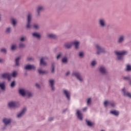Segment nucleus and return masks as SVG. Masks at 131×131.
<instances>
[{"instance_id":"nucleus-13","label":"nucleus","mask_w":131,"mask_h":131,"mask_svg":"<svg viewBox=\"0 0 131 131\" xmlns=\"http://www.w3.org/2000/svg\"><path fill=\"white\" fill-rule=\"evenodd\" d=\"M122 91L124 97H127L128 98H130V99H131L130 93L126 91L125 88L123 89Z\"/></svg>"},{"instance_id":"nucleus-12","label":"nucleus","mask_w":131,"mask_h":131,"mask_svg":"<svg viewBox=\"0 0 131 131\" xmlns=\"http://www.w3.org/2000/svg\"><path fill=\"white\" fill-rule=\"evenodd\" d=\"M3 122L5 125H9L12 122V119L10 118H4Z\"/></svg>"},{"instance_id":"nucleus-39","label":"nucleus","mask_w":131,"mask_h":131,"mask_svg":"<svg viewBox=\"0 0 131 131\" xmlns=\"http://www.w3.org/2000/svg\"><path fill=\"white\" fill-rule=\"evenodd\" d=\"M110 106H111V107H115L116 106L115 103L110 102Z\"/></svg>"},{"instance_id":"nucleus-3","label":"nucleus","mask_w":131,"mask_h":131,"mask_svg":"<svg viewBox=\"0 0 131 131\" xmlns=\"http://www.w3.org/2000/svg\"><path fill=\"white\" fill-rule=\"evenodd\" d=\"M95 47L97 49V55H100V54H102V53H105L106 52V49L103 47H101L99 44L95 45Z\"/></svg>"},{"instance_id":"nucleus-31","label":"nucleus","mask_w":131,"mask_h":131,"mask_svg":"<svg viewBox=\"0 0 131 131\" xmlns=\"http://www.w3.org/2000/svg\"><path fill=\"white\" fill-rule=\"evenodd\" d=\"M126 71H131V65L130 64H127L126 65Z\"/></svg>"},{"instance_id":"nucleus-29","label":"nucleus","mask_w":131,"mask_h":131,"mask_svg":"<svg viewBox=\"0 0 131 131\" xmlns=\"http://www.w3.org/2000/svg\"><path fill=\"white\" fill-rule=\"evenodd\" d=\"M124 79H125V80H128L130 84L131 85V79H130V77L129 76H126V77H123Z\"/></svg>"},{"instance_id":"nucleus-27","label":"nucleus","mask_w":131,"mask_h":131,"mask_svg":"<svg viewBox=\"0 0 131 131\" xmlns=\"http://www.w3.org/2000/svg\"><path fill=\"white\" fill-rule=\"evenodd\" d=\"M21 59V57H18L15 59V65L16 66H19V61Z\"/></svg>"},{"instance_id":"nucleus-49","label":"nucleus","mask_w":131,"mask_h":131,"mask_svg":"<svg viewBox=\"0 0 131 131\" xmlns=\"http://www.w3.org/2000/svg\"><path fill=\"white\" fill-rule=\"evenodd\" d=\"M87 109H88V107H84V108L82 109V110H83V111L85 112V111L87 110Z\"/></svg>"},{"instance_id":"nucleus-48","label":"nucleus","mask_w":131,"mask_h":131,"mask_svg":"<svg viewBox=\"0 0 131 131\" xmlns=\"http://www.w3.org/2000/svg\"><path fill=\"white\" fill-rule=\"evenodd\" d=\"M53 119H54V118L51 117V118H49V121H52V120H53Z\"/></svg>"},{"instance_id":"nucleus-44","label":"nucleus","mask_w":131,"mask_h":131,"mask_svg":"<svg viewBox=\"0 0 131 131\" xmlns=\"http://www.w3.org/2000/svg\"><path fill=\"white\" fill-rule=\"evenodd\" d=\"M19 48H25V45L23 43H20L19 44Z\"/></svg>"},{"instance_id":"nucleus-38","label":"nucleus","mask_w":131,"mask_h":131,"mask_svg":"<svg viewBox=\"0 0 131 131\" xmlns=\"http://www.w3.org/2000/svg\"><path fill=\"white\" fill-rule=\"evenodd\" d=\"M33 28H34L35 29H38V28H39V25H36V24L34 25Z\"/></svg>"},{"instance_id":"nucleus-17","label":"nucleus","mask_w":131,"mask_h":131,"mask_svg":"<svg viewBox=\"0 0 131 131\" xmlns=\"http://www.w3.org/2000/svg\"><path fill=\"white\" fill-rule=\"evenodd\" d=\"M98 70L102 74H105L106 73V68L104 66H101L98 68Z\"/></svg>"},{"instance_id":"nucleus-35","label":"nucleus","mask_w":131,"mask_h":131,"mask_svg":"<svg viewBox=\"0 0 131 131\" xmlns=\"http://www.w3.org/2000/svg\"><path fill=\"white\" fill-rule=\"evenodd\" d=\"M97 64V61L96 60H93L91 62V66H96V64Z\"/></svg>"},{"instance_id":"nucleus-19","label":"nucleus","mask_w":131,"mask_h":131,"mask_svg":"<svg viewBox=\"0 0 131 131\" xmlns=\"http://www.w3.org/2000/svg\"><path fill=\"white\" fill-rule=\"evenodd\" d=\"M49 83L51 86L52 91H55V87L54 86V84L55 83V80L53 79H51L49 80Z\"/></svg>"},{"instance_id":"nucleus-30","label":"nucleus","mask_w":131,"mask_h":131,"mask_svg":"<svg viewBox=\"0 0 131 131\" xmlns=\"http://www.w3.org/2000/svg\"><path fill=\"white\" fill-rule=\"evenodd\" d=\"M104 105L105 107H107V106H110V101H108L107 100H105L104 102Z\"/></svg>"},{"instance_id":"nucleus-11","label":"nucleus","mask_w":131,"mask_h":131,"mask_svg":"<svg viewBox=\"0 0 131 131\" xmlns=\"http://www.w3.org/2000/svg\"><path fill=\"white\" fill-rule=\"evenodd\" d=\"M26 70H35L36 68L33 64H28L25 67Z\"/></svg>"},{"instance_id":"nucleus-32","label":"nucleus","mask_w":131,"mask_h":131,"mask_svg":"<svg viewBox=\"0 0 131 131\" xmlns=\"http://www.w3.org/2000/svg\"><path fill=\"white\" fill-rule=\"evenodd\" d=\"M11 30H12V29L10 27H8L6 29L5 32L6 33H10Z\"/></svg>"},{"instance_id":"nucleus-23","label":"nucleus","mask_w":131,"mask_h":131,"mask_svg":"<svg viewBox=\"0 0 131 131\" xmlns=\"http://www.w3.org/2000/svg\"><path fill=\"white\" fill-rule=\"evenodd\" d=\"M110 113L113 115H115V116H118L119 115V112L117 111H112Z\"/></svg>"},{"instance_id":"nucleus-43","label":"nucleus","mask_w":131,"mask_h":131,"mask_svg":"<svg viewBox=\"0 0 131 131\" xmlns=\"http://www.w3.org/2000/svg\"><path fill=\"white\" fill-rule=\"evenodd\" d=\"M62 57V53H59L56 57V58L57 59H60V58H61Z\"/></svg>"},{"instance_id":"nucleus-51","label":"nucleus","mask_w":131,"mask_h":131,"mask_svg":"<svg viewBox=\"0 0 131 131\" xmlns=\"http://www.w3.org/2000/svg\"><path fill=\"white\" fill-rule=\"evenodd\" d=\"M36 86H37V88H39V84H36Z\"/></svg>"},{"instance_id":"nucleus-14","label":"nucleus","mask_w":131,"mask_h":131,"mask_svg":"<svg viewBox=\"0 0 131 131\" xmlns=\"http://www.w3.org/2000/svg\"><path fill=\"white\" fill-rule=\"evenodd\" d=\"M124 39H125V36L124 35H120L118 39V43H122L124 41Z\"/></svg>"},{"instance_id":"nucleus-55","label":"nucleus","mask_w":131,"mask_h":131,"mask_svg":"<svg viewBox=\"0 0 131 131\" xmlns=\"http://www.w3.org/2000/svg\"><path fill=\"white\" fill-rule=\"evenodd\" d=\"M6 129V127H3V129Z\"/></svg>"},{"instance_id":"nucleus-37","label":"nucleus","mask_w":131,"mask_h":131,"mask_svg":"<svg viewBox=\"0 0 131 131\" xmlns=\"http://www.w3.org/2000/svg\"><path fill=\"white\" fill-rule=\"evenodd\" d=\"M1 52L2 53H7V49L6 48H2L1 49Z\"/></svg>"},{"instance_id":"nucleus-10","label":"nucleus","mask_w":131,"mask_h":131,"mask_svg":"<svg viewBox=\"0 0 131 131\" xmlns=\"http://www.w3.org/2000/svg\"><path fill=\"white\" fill-rule=\"evenodd\" d=\"M72 42L73 46H74L76 50H78V49H79V45H80V41H79V40H76L72 41Z\"/></svg>"},{"instance_id":"nucleus-53","label":"nucleus","mask_w":131,"mask_h":131,"mask_svg":"<svg viewBox=\"0 0 131 131\" xmlns=\"http://www.w3.org/2000/svg\"><path fill=\"white\" fill-rule=\"evenodd\" d=\"M54 67H53V68H52V72H54Z\"/></svg>"},{"instance_id":"nucleus-40","label":"nucleus","mask_w":131,"mask_h":131,"mask_svg":"<svg viewBox=\"0 0 131 131\" xmlns=\"http://www.w3.org/2000/svg\"><path fill=\"white\" fill-rule=\"evenodd\" d=\"M91 102H92V100L91 99V98H89L87 100V104L91 105Z\"/></svg>"},{"instance_id":"nucleus-34","label":"nucleus","mask_w":131,"mask_h":131,"mask_svg":"<svg viewBox=\"0 0 131 131\" xmlns=\"http://www.w3.org/2000/svg\"><path fill=\"white\" fill-rule=\"evenodd\" d=\"M68 60V59H67V57H63L62 59V63H67Z\"/></svg>"},{"instance_id":"nucleus-8","label":"nucleus","mask_w":131,"mask_h":131,"mask_svg":"<svg viewBox=\"0 0 131 131\" xmlns=\"http://www.w3.org/2000/svg\"><path fill=\"white\" fill-rule=\"evenodd\" d=\"M3 78H7L8 80L10 81L12 79V75L9 73H5L1 75Z\"/></svg>"},{"instance_id":"nucleus-42","label":"nucleus","mask_w":131,"mask_h":131,"mask_svg":"<svg viewBox=\"0 0 131 131\" xmlns=\"http://www.w3.org/2000/svg\"><path fill=\"white\" fill-rule=\"evenodd\" d=\"M25 40H26V37H25V36L22 37L20 38V41H25Z\"/></svg>"},{"instance_id":"nucleus-52","label":"nucleus","mask_w":131,"mask_h":131,"mask_svg":"<svg viewBox=\"0 0 131 131\" xmlns=\"http://www.w3.org/2000/svg\"><path fill=\"white\" fill-rule=\"evenodd\" d=\"M3 59L2 58H0V63H2Z\"/></svg>"},{"instance_id":"nucleus-47","label":"nucleus","mask_w":131,"mask_h":131,"mask_svg":"<svg viewBox=\"0 0 131 131\" xmlns=\"http://www.w3.org/2000/svg\"><path fill=\"white\" fill-rule=\"evenodd\" d=\"M70 75V71H68L67 72V73H66V76H68V75Z\"/></svg>"},{"instance_id":"nucleus-4","label":"nucleus","mask_w":131,"mask_h":131,"mask_svg":"<svg viewBox=\"0 0 131 131\" xmlns=\"http://www.w3.org/2000/svg\"><path fill=\"white\" fill-rule=\"evenodd\" d=\"M32 19V14L29 13L28 15V23L27 24V28L30 29L31 28V20Z\"/></svg>"},{"instance_id":"nucleus-15","label":"nucleus","mask_w":131,"mask_h":131,"mask_svg":"<svg viewBox=\"0 0 131 131\" xmlns=\"http://www.w3.org/2000/svg\"><path fill=\"white\" fill-rule=\"evenodd\" d=\"M25 112H26V108H24L22 110V111L17 114V118H21L24 114H25Z\"/></svg>"},{"instance_id":"nucleus-9","label":"nucleus","mask_w":131,"mask_h":131,"mask_svg":"<svg viewBox=\"0 0 131 131\" xmlns=\"http://www.w3.org/2000/svg\"><path fill=\"white\" fill-rule=\"evenodd\" d=\"M63 95H64L65 97L67 98V100L68 101H70L71 93H70V91L67 90H63Z\"/></svg>"},{"instance_id":"nucleus-16","label":"nucleus","mask_w":131,"mask_h":131,"mask_svg":"<svg viewBox=\"0 0 131 131\" xmlns=\"http://www.w3.org/2000/svg\"><path fill=\"white\" fill-rule=\"evenodd\" d=\"M76 115L79 120H82V114H81V112L80 111V110H77Z\"/></svg>"},{"instance_id":"nucleus-22","label":"nucleus","mask_w":131,"mask_h":131,"mask_svg":"<svg viewBox=\"0 0 131 131\" xmlns=\"http://www.w3.org/2000/svg\"><path fill=\"white\" fill-rule=\"evenodd\" d=\"M73 46L72 44V42H70L68 43H66L64 45V47L67 48V49H70Z\"/></svg>"},{"instance_id":"nucleus-50","label":"nucleus","mask_w":131,"mask_h":131,"mask_svg":"<svg viewBox=\"0 0 131 131\" xmlns=\"http://www.w3.org/2000/svg\"><path fill=\"white\" fill-rule=\"evenodd\" d=\"M28 60L29 61H31V60H32V58H31V57L28 58Z\"/></svg>"},{"instance_id":"nucleus-26","label":"nucleus","mask_w":131,"mask_h":131,"mask_svg":"<svg viewBox=\"0 0 131 131\" xmlns=\"http://www.w3.org/2000/svg\"><path fill=\"white\" fill-rule=\"evenodd\" d=\"M33 36H34V37H36L38 39H39L40 38V35L38 33H33L32 34Z\"/></svg>"},{"instance_id":"nucleus-6","label":"nucleus","mask_w":131,"mask_h":131,"mask_svg":"<svg viewBox=\"0 0 131 131\" xmlns=\"http://www.w3.org/2000/svg\"><path fill=\"white\" fill-rule=\"evenodd\" d=\"M73 76H75L79 80V81H83V79H82V77H81V75L78 72H74L72 74Z\"/></svg>"},{"instance_id":"nucleus-20","label":"nucleus","mask_w":131,"mask_h":131,"mask_svg":"<svg viewBox=\"0 0 131 131\" xmlns=\"http://www.w3.org/2000/svg\"><path fill=\"white\" fill-rule=\"evenodd\" d=\"M43 10H44V8L43 7V6H38V7L37 8V16H39V13H40V12H41V11H43Z\"/></svg>"},{"instance_id":"nucleus-2","label":"nucleus","mask_w":131,"mask_h":131,"mask_svg":"<svg viewBox=\"0 0 131 131\" xmlns=\"http://www.w3.org/2000/svg\"><path fill=\"white\" fill-rule=\"evenodd\" d=\"M19 93L20 95H21V96H23V97H25V96H27V97H32L33 96L31 92L24 89H20Z\"/></svg>"},{"instance_id":"nucleus-21","label":"nucleus","mask_w":131,"mask_h":131,"mask_svg":"<svg viewBox=\"0 0 131 131\" xmlns=\"http://www.w3.org/2000/svg\"><path fill=\"white\" fill-rule=\"evenodd\" d=\"M47 36L49 38H57V35H56L55 34H53V33L48 34Z\"/></svg>"},{"instance_id":"nucleus-1","label":"nucleus","mask_w":131,"mask_h":131,"mask_svg":"<svg viewBox=\"0 0 131 131\" xmlns=\"http://www.w3.org/2000/svg\"><path fill=\"white\" fill-rule=\"evenodd\" d=\"M115 54L117 57L118 60H120L123 59L124 55H126V54H127V52L126 51H116L115 52Z\"/></svg>"},{"instance_id":"nucleus-24","label":"nucleus","mask_w":131,"mask_h":131,"mask_svg":"<svg viewBox=\"0 0 131 131\" xmlns=\"http://www.w3.org/2000/svg\"><path fill=\"white\" fill-rule=\"evenodd\" d=\"M0 89L1 90H2V91H5V90H6V86L5 85V82L0 83Z\"/></svg>"},{"instance_id":"nucleus-7","label":"nucleus","mask_w":131,"mask_h":131,"mask_svg":"<svg viewBox=\"0 0 131 131\" xmlns=\"http://www.w3.org/2000/svg\"><path fill=\"white\" fill-rule=\"evenodd\" d=\"M8 105L10 108H13L14 107H19V106H20V104L18 102L11 101L8 103Z\"/></svg>"},{"instance_id":"nucleus-45","label":"nucleus","mask_w":131,"mask_h":131,"mask_svg":"<svg viewBox=\"0 0 131 131\" xmlns=\"http://www.w3.org/2000/svg\"><path fill=\"white\" fill-rule=\"evenodd\" d=\"M15 82L14 81H12L11 83V88H14V86L15 85Z\"/></svg>"},{"instance_id":"nucleus-5","label":"nucleus","mask_w":131,"mask_h":131,"mask_svg":"<svg viewBox=\"0 0 131 131\" xmlns=\"http://www.w3.org/2000/svg\"><path fill=\"white\" fill-rule=\"evenodd\" d=\"M99 25L101 27V28H105L107 26V23H106V20L104 18H100L99 20Z\"/></svg>"},{"instance_id":"nucleus-28","label":"nucleus","mask_w":131,"mask_h":131,"mask_svg":"<svg viewBox=\"0 0 131 131\" xmlns=\"http://www.w3.org/2000/svg\"><path fill=\"white\" fill-rule=\"evenodd\" d=\"M18 74V72L16 71H13L12 74L11 76H12V77H16V76H17V75Z\"/></svg>"},{"instance_id":"nucleus-54","label":"nucleus","mask_w":131,"mask_h":131,"mask_svg":"<svg viewBox=\"0 0 131 131\" xmlns=\"http://www.w3.org/2000/svg\"><path fill=\"white\" fill-rule=\"evenodd\" d=\"M1 16H2V14H1V13H0V21H1Z\"/></svg>"},{"instance_id":"nucleus-36","label":"nucleus","mask_w":131,"mask_h":131,"mask_svg":"<svg viewBox=\"0 0 131 131\" xmlns=\"http://www.w3.org/2000/svg\"><path fill=\"white\" fill-rule=\"evenodd\" d=\"M17 48V46L15 45H13L11 46V50L12 51H15L16 49Z\"/></svg>"},{"instance_id":"nucleus-25","label":"nucleus","mask_w":131,"mask_h":131,"mask_svg":"<svg viewBox=\"0 0 131 131\" xmlns=\"http://www.w3.org/2000/svg\"><path fill=\"white\" fill-rule=\"evenodd\" d=\"M86 122L88 126H93L95 124L94 122H92L91 121L88 120H86Z\"/></svg>"},{"instance_id":"nucleus-46","label":"nucleus","mask_w":131,"mask_h":131,"mask_svg":"<svg viewBox=\"0 0 131 131\" xmlns=\"http://www.w3.org/2000/svg\"><path fill=\"white\" fill-rule=\"evenodd\" d=\"M79 55V57H82L83 56V52H80Z\"/></svg>"},{"instance_id":"nucleus-41","label":"nucleus","mask_w":131,"mask_h":131,"mask_svg":"<svg viewBox=\"0 0 131 131\" xmlns=\"http://www.w3.org/2000/svg\"><path fill=\"white\" fill-rule=\"evenodd\" d=\"M17 23V21H16V19H12V24L14 26L16 25V24Z\"/></svg>"},{"instance_id":"nucleus-33","label":"nucleus","mask_w":131,"mask_h":131,"mask_svg":"<svg viewBox=\"0 0 131 131\" xmlns=\"http://www.w3.org/2000/svg\"><path fill=\"white\" fill-rule=\"evenodd\" d=\"M38 73H39V74H45V73H46V71H43V70H41V69H39V70H38Z\"/></svg>"},{"instance_id":"nucleus-18","label":"nucleus","mask_w":131,"mask_h":131,"mask_svg":"<svg viewBox=\"0 0 131 131\" xmlns=\"http://www.w3.org/2000/svg\"><path fill=\"white\" fill-rule=\"evenodd\" d=\"M47 60V57H42L41 58L40 61V65L41 66L42 65L43 66H46L47 65V63L45 62Z\"/></svg>"},{"instance_id":"nucleus-56","label":"nucleus","mask_w":131,"mask_h":131,"mask_svg":"<svg viewBox=\"0 0 131 131\" xmlns=\"http://www.w3.org/2000/svg\"><path fill=\"white\" fill-rule=\"evenodd\" d=\"M101 131H105V130H103V129H102V130H101Z\"/></svg>"}]
</instances>
